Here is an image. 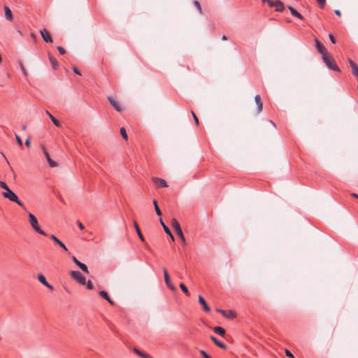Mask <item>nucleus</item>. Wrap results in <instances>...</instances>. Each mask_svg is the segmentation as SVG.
<instances>
[{
    "label": "nucleus",
    "mask_w": 358,
    "mask_h": 358,
    "mask_svg": "<svg viewBox=\"0 0 358 358\" xmlns=\"http://www.w3.org/2000/svg\"><path fill=\"white\" fill-rule=\"evenodd\" d=\"M73 72L76 73V74H78V75H81L80 71L76 68V67H73Z\"/></svg>",
    "instance_id": "45"
},
{
    "label": "nucleus",
    "mask_w": 358,
    "mask_h": 358,
    "mask_svg": "<svg viewBox=\"0 0 358 358\" xmlns=\"http://www.w3.org/2000/svg\"><path fill=\"white\" fill-rule=\"evenodd\" d=\"M270 122H271V123L274 127H275V123H274L273 121L270 120Z\"/></svg>",
    "instance_id": "56"
},
{
    "label": "nucleus",
    "mask_w": 358,
    "mask_h": 358,
    "mask_svg": "<svg viewBox=\"0 0 358 358\" xmlns=\"http://www.w3.org/2000/svg\"><path fill=\"white\" fill-rule=\"evenodd\" d=\"M180 289H182V291L187 295V296H189V291L187 289V287L185 286V284L183 283H180Z\"/></svg>",
    "instance_id": "32"
},
{
    "label": "nucleus",
    "mask_w": 358,
    "mask_h": 358,
    "mask_svg": "<svg viewBox=\"0 0 358 358\" xmlns=\"http://www.w3.org/2000/svg\"><path fill=\"white\" fill-rule=\"evenodd\" d=\"M77 224L80 229H84V225L80 221H77Z\"/></svg>",
    "instance_id": "46"
},
{
    "label": "nucleus",
    "mask_w": 358,
    "mask_h": 358,
    "mask_svg": "<svg viewBox=\"0 0 358 358\" xmlns=\"http://www.w3.org/2000/svg\"><path fill=\"white\" fill-rule=\"evenodd\" d=\"M329 38L332 43H336V39L331 34H329Z\"/></svg>",
    "instance_id": "41"
},
{
    "label": "nucleus",
    "mask_w": 358,
    "mask_h": 358,
    "mask_svg": "<svg viewBox=\"0 0 358 358\" xmlns=\"http://www.w3.org/2000/svg\"><path fill=\"white\" fill-rule=\"evenodd\" d=\"M153 205H154V207H155V210L156 214L158 216H161L162 215V211H161L160 208L158 206L157 201L155 199L153 200Z\"/></svg>",
    "instance_id": "26"
},
{
    "label": "nucleus",
    "mask_w": 358,
    "mask_h": 358,
    "mask_svg": "<svg viewBox=\"0 0 358 358\" xmlns=\"http://www.w3.org/2000/svg\"><path fill=\"white\" fill-rule=\"evenodd\" d=\"M152 180L155 183V185L157 186V187H166L168 186L166 180L164 179L157 178V177H153L152 178Z\"/></svg>",
    "instance_id": "9"
},
{
    "label": "nucleus",
    "mask_w": 358,
    "mask_h": 358,
    "mask_svg": "<svg viewBox=\"0 0 358 358\" xmlns=\"http://www.w3.org/2000/svg\"><path fill=\"white\" fill-rule=\"evenodd\" d=\"M41 34L43 39V41L46 43H52V38L46 29H43L41 30Z\"/></svg>",
    "instance_id": "10"
},
{
    "label": "nucleus",
    "mask_w": 358,
    "mask_h": 358,
    "mask_svg": "<svg viewBox=\"0 0 358 358\" xmlns=\"http://www.w3.org/2000/svg\"><path fill=\"white\" fill-rule=\"evenodd\" d=\"M0 187L2 188L3 189H4L3 192H8L10 190V189L8 187L7 184L5 182L1 181V180H0Z\"/></svg>",
    "instance_id": "28"
},
{
    "label": "nucleus",
    "mask_w": 358,
    "mask_h": 358,
    "mask_svg": "<svg viewBox=\"0 0 358 358\" xmlns=\"http://www.w3.org/2000/svg\"><path fill=\"white\" fill-rule=\"evenodd\" d=\"M2 196L9 201L16 203L21 207L24 206V203L18 199V196L16 195V194L11 189L8 192H2Z\"/></svg>",
    "instance_id": "3"
},
{
    "label": "nucleus",
    "mask_w": 358,
    "mask_h": 358,
    "mask_svg": "<svg viewBox=\"0 0 358 358\" xmlns=\"http://www.w3.org/2000/svg\"><path fill=\"white\" fill-rule=\"evenodd\" d=\"M348 62L352 67V74L358 79V66L354 62L352 59H349Z\"/></svg>",
    "instance_id": "15"
},
{
    "label": "nucleus",
    "mask_w": 358,
    "mask_h": 358,
    "mask_svg": "<svg viewBox=\"0 0 358 358\" xmlns=\"http://www.w3.org/2000/svg\"><path fill=\"white\" fill-rule=\"evenodd\" d=\"M50 238L52 241H54L57 245H59L64 250H65V251L68 250L66 245L59 239H58L55 235H53V234L50 235Z\"/></svg>",
    "instance_id": "17"
},
{
    "label": "nucleus",
    "mask_w": 358,
    "mask_h": 358,
    "mask_svg": "<svg viewBox=\"0 0 358 358\" xmlns=\"http://www.w3.org/2000/svg\"><path fill=\"white\" fill-rule=\"evenodd\" d=\"M351 196H352V197H355V198L358 199V194H356V193H352V194H351Z\"/></svg>",
    "instance_id": "51"
},
{
    "label": "nucleus",
    "mask_w": 358,
    "mask_h": 358,
    "mask_svg": "<svg viewBox=\"0 0 358 358\" xmlns=\"http://www.w3.org/2000/svg\"><path fill=\"white\" fill-rule=\"evenodd\" d=\"M193 3L195 6V7L197 8L199 13L200 14H202L203 11H202V8H201L200 3L197 0H194L193 1Z\"/></svg>",
    "instance_id": "31"
},
{
    "label": "nucleus",
    "mask_w": 358,
    "mask_h": 358,
    "mask_svg": "<svg viewBox=\"0 0 358 358\" xmlns=\"http://www.w3.org/2000/svg\"><path fill=\"white\" fill-rule=\"evenodd\" d=\"M72 260L83 272L89 273L87 266L85 264L78 261L74 256L72 257Z\"/></svg>",
    "instance_id": "12"
},
{
    "label": "nucleus",
    "mask_w": 358,
    "mask_h": 358,
    "mask_svg": "<svg viewBox=\"0 0 358 358\" xmlns=\"http://www.w3.org/2000/svg\"><path fill=\"white\" fill-rule=\"evenodd\" d=\"M20 69L22 71V73H24V75H26L27 74V72H26V69L23 65V64L22 62L20 63Z\"/></svg>",
    "instance_id": "42"
},
{
    "label": "nucleus",
    "mask_w": 358,
    "mask_h": 358,
    "mask_svg": "<svg viewBox=\"0 0 358 358\" xmlns=\"http://www.w3.org/2000/svg\"><path fill=\"white\" fill-rule=\"evenodd\" d=\"M108 100L111 104V106L118 112H121L123 110V108L121 106L120 103L115 100L113 96H108Z\"/></svg>",
    "instance_id": "7"
},
{
    "label": "nucleus",
    "mask_w": 358,
    "mask_h": 358,
    "mask_svg": "<svg viewBox=\"0 0 358 358\" xmlns=\"http://www.w3.org/2000/svg\"><path fill=\"white\" fill-rule=\"evenodd\" d=\"M22 129H23V130H26V129H27V125H26V124H24V125L22 126Z\"/></svg>",
    "instance_id": "55"
},
{
    "label": "nucleus",
    "mask_w": 358,
    "mask_h": 358,
    "mask_svg": "<svg viewBox=\"0 0 358 358\" xmlns=\"http://www.w3.org/2000/svg\"><path fill=\"white\" fill-rule=\"evenodd\" d=\"M1 155H2V156H3V157L6 159V157H5V155H4V154H3V153H1Z\"/></svg>",
    "instance_id": "58"
},
{
    "label": "nucleus",
    "mask_w": 358,
    "mask_h": 358,
    "mask_svg": "<svg viewBox=\"0 0 358 358\" xmlns=\"http://www.w3.org/2000/svg\"><path fill=\"white\" fill-rule=\"evenodd\" d=\"M46 287H48V289H50V290H54V287L52 285H51L50 283H47L45 285Z\"/></svg>",
    "instance_id": "47"
},
{
    "label": "nucleus",
    "mask_w": 358,
    "mask_h": 358,
    "mask_svg": "<svg viewBox=\"0 0 358 358\" xmlns=\"http://www.w3.org/2000/svg\"><path fill=\"white\" fill-rule=\"evenodd\" d=\"M285 354L289 357H293L292 353L289 350H285Z\"/></svg>",
    "instance_id": "44"
},
{
    "label": "nucleus",
    "mask_w": 358,
    "mask_h": 358,
    "mask_svg": "<svg viewBox=\"0 0 358 358\" xmlns=\"http://www.w3.org/2000/svg\"><path fill=\"white\" fill-rule=\"evenodd\" d=\"M50 118L56 127H60L62 126L60 122L57 119H56L52 115H50Z\"/></svg>",
    "instance_id": "29"
},
{
    "label": "nucleus",
    "mask_w": 358,
    "mask_h": 358,
    "mask_svg": "<svg viewBox=\"0 0 358 358\" xmlns=\"http://www.w3.org/2000/svg\"><path fill=\"white\" fill-rule=\"evenodd\" d=\"M31 38H35V35L34 34H31Z\"/></svg>",
    "instance_id": "57"
},
{
    "label": "nucleus",
    "mask_w": 358,
    "mask_h": 358,
    "mask_svg": "<svg viewBox=\"0 0 358 358\" xmlns=\"http://www.w3.org/2000/svg\"><path fill=\"white\" fill-rule=\"evenodd\" d=\"M199 302L202 306L204 311L209 312L210 310V307L206 303L205 299L201 296H199Z\"/></svg>",
    "instance_id": "19"
},
{
    "label": "nucleus",
    "mask_w": 358,
    "mask_h": 358,
    "mask_svg": "<svg viewBox=\"0 0 358 358\" xmlns=\"http://www.w3.org/2000/svg\"><path fill=\"white\" fill-rule=\"evenodd\" d=\"M42 149H43L44 155H45V158H46V159H47L50 166H51V167H56L57 166V163L50 158L48 152L46 150V149H45V148L44 146L42 147Z\"/></svg>",
    "instance_id": "11"
},
{
    "label": "nucleus",
    "mask_w": 358,
    "mask_h": 358,
    "mask_svg": "<svg viewBox=\"0 0 358 358\" xmlns=\"http://www.w3.org/2000/svg\"><path fill=\"white\" fill-rule=\"evenodd\" d=\"M334 13L338 15V16H341V11L339 10H334Z\"/></svg>",
    "instance_id": "49"
},
{
    "label": "nucleus",
    "mask_w": 358,
    "mask_h": 358,
    "mask_svg": "<svg viewBox=\"0 0 358 358\" xmlns=\"http://www.w3.org/2000/svg\"><path fill=\"white\" fill-rule=\"evenodd\" d=\"M222 40H224V41H225V40H227V36H226L225 35H223V36H222Z\"/></svg>",
    "instance_id": "53"
},
{
    "label": "nucleus",
    "mask_w": 358,
    "mask_h": 358,
    "mask_svg": "<svg viewBox=\"0 0 358 358\" xmlns=\"http://www.w3.org/2000/svg\"><path fill=\"white\" fill-rule=\"evenodd\" d=\"M57 50L61 55H64L66 53L65 49L61 46H58Z\"/></svg>",
    "instance_id": "40"
},
{
    "label": "nucleus",
    "mask_w": 358,
    "mask_h": 358,
    "mask_svg": "<svg viewBox=\"0 0 358 358\" xmlns=\"http://www.w3.org/2000/svg\"><path fill=\"white\" fill-rule=\"evenodd\" d=\"M320 8H323L326 3V0H316Z\"/></svg>",
    "instance_id": "35"
},
{
    "label": "nucleus",
    "mask_w": 358,
    "mask_h": 358,
    "mask_svg": "<svg viewBox=\"0 0 358 358\" xmlns=\"http://www.w3.org/2000/svg\"><path fill=\"white\" fill-rule=\"evenodd\" d=\"M134 228H135V229L136 231V233H137L138 236L139 237L140 240L142 242L145 243V238H144V237H143V234L141 233L140 227H139V226H138V224L136 221L134 222Z\"/></svg>",
    "instance_id": "20"
},
{
    "label": "nucleus",
    "mask_w": 358,
    "mask_h": 358,
    "mask_svg": "<svg viewBox=\"0 0 358 358\" xmlns=\"http://www.w3.org/2000/svg\"><path fill=\"white\" fill-rule=\"evenodd\" d=\"M210 338L217 347L223 350L227 349V346L224 343L217 340L214 336H210Z\"/></svg>",
    "instance_id": "16"
},
{
    "label": "nucleus",
    "mask_w": 358,
    "mask_h": 358,
    "mask_svg": "<svg viewBox=\"0 0 358 358\" xmlns=\"http://www.w3.org/2000/svg\"><path fill=\"white\" fill-rule=\"evenodd\" d=\"M163 273L164 276V281L165 282H167V281L170 280V277L166 268H163Z\"/></svg>",
    "instance_id": "34"
},
{
    "label": "nucleus",
    "mask_w": 358,
    "mask_h": 358,
    "mask_svg": "<svg viewBox=\"0 0 358 358\" xmlns=\"http://www.w3.org/2000/svg\"><path fill=\"white\" fill-rule=\"evenodd\" d=\"M171 222H172V226L175 229L177 234L180 238L182 241L185 243V236L183 235L182 231V229L180 228L179 222L177 221V220L176 218H173Z\"/></svg>",
    "instance_id": "5"
},
{
    "label": "nucleus",
    "mask_w": 358,
    "mask_h": 358,
    "mask_svg": "<svg viewBox=\"0 0 358 358\" xmlns=\"http://www.w3.org/2000/svg\"><path fill=\"white\" fill-rule=\"evenodd\" d=\"M200 355L203 357V358H212L210 355H208L204 350H201L199 351Z\"/></svg>",
    "instance_id": "36"
},
{
    "label": "nucleus",
    "mask_w": 358,
    "mask_h": 358,
    "mask_svg": "<svg viewBox=\"0 0 358 358\" xmlns=\"http://www.w3.org/2000/svg\"><path fill=\"white\" fill-rule=\"evenodd\" d=\"M120 133L121 134V136H122V138L124 139V140H127L128 139V136L127 134V131H126V129L124 127H121L120 129Z\"/></svg>",
    "instance_id": "30"
},
{
    "label": "nucleus",
    "mask_w": 358,
    "mask_h": 358,
    "mask_svg": "<svg viewBox=\"0 0 358 358\" xmlns=\"http://www.w3.org/2000/svg\"><path fill=\"white\" fill-rule=\"evenodd\" d=\"M217 311L220 313L224 317L229 319L234 318L236 315L233 310L225 311L221 309H217Z\"/></svg>",
    "instance_id": "14"
},
{
    "label": "nucleus",
    "mask_w": 358,
    "mask_h": 358,
    "mask_svg": "<svg viewBox=\"0 0 358 358\" xmlns=\"http://www.w3.org/2000/svg\"><path fill=\"white\" fill-rule=\"evenodd\" d=\"M288 8L290 10V13L293 16L299 18V20H303V17L293 7L288 6Z\"/></svg>",
    "instance_id": "23"
},
{
    "label": "nucleus",
    "mask_w": 358,
    "mask_h": 358,
    "mask_svg": "<svg viewBox=\"0 0 358 358\" xmlns=\"http://www.w3.org/2000/svg\"><path fill=\"white\" fill-rule=\"evenodd\" d=\"M15 138H16V141H17V144L20 146H22V141L21 138L18 135L15 134Z\"/></svg>",
    "instance_id": "39"
},
{
    "label": "nucleus",
    "mask_w": 358,
    "mask_h": 358,
    "mask_svg": "<svg viewBox=\"0 0 358 358\" xmlns=\"http://www.w3.org/2000/svg\"><path fill=\"white\" fill-rule=\"evenodd\" d=\"M31 145V139L29 138H28L27 139H26L25 141V145L27 147H29Z\"/></svg>",
    "instance_id": "43"
},
{
    "label": "nucleus",
    "mask_w": 358,
    "mask_h": 358,
    "mask_svg": "<svg viewBox=\"0 0 358 358\" xmlns=\"http://www.w3.org/2000/svg\"><path fill=\"white\" fill-rule=\"evenodd\" d=\"M49 60L52 64V68L56 70L58 67V62L57 59L49 54Z\"/></svg>",
    "instance_id": "25"
},
{
    "label": "nucleus",
    "mask_w": 358,
    "mask_h": 358,
    "mask_svg": "<svg viewBox=\"0 0 358 358\" xmlns=\"http://www.w3.org/2000/svg\"><path fill=\"white\" fill-rule=\"evenodd\" d=\"M268 6L274 7L276 12H282L285 8L283 3L280 0L269 1Z\"/></svg>",
    "instance_id": "6"
},
{
    "label": "nucleus",
    "mask_w": 358,
    "mask_h": 358,
    "mask_svg": "<svg viewBox=\"0 0 358 358\" xmlns=\"http://www.w3.org/2000/svg\"><path fill=\"white\" fill-rule=\"evenodd\" d=\"M191 113H192V115L193 116V118H194V120L196 124L199 125V119H198L197 116L196 115L195 113L193 110H192Z\"/></svg>",
    "instance_id": "37"
},
{
    "label": "nucleus",
    "mask_w": 358,
    "mask_h": 358,
    "mask_svg": "<svg viewBox=\"0 0 358 358\" xmlns=\"http://www.w3.org/2000/svg\"><path fill=\"white\" fill-rule=\"evenodd\" d=\"M315 43L317 50L322 55V57L323 56V54L328 53L324 45L319 40L315 39Z\"/></svg>",
    "instance_id": "8"
},
{
    "label": "nucleus",
    "mask_w": 358,
    "mask_h": 358,
    "mask_svg": "<svg viewBox=\"0 0 358 358\" xmlns=\"http://www.w3.org/2000/svg\"><path fill=\"white\" fill-rule=\"evenodd\" d=\"M38 280H39V282L43 284L44 286L48 282L47 280H46V278L45 277L41 274V273H39L38 274Z\"/></svg>",
    "instance_id": "27"
},
{
    "label": "nucleus",
    "mask_w": 358,
    "mask_h": 358,
    "mask_svg": "<svg viewBox=\"0 0 358 358\" xmlns=\"http://www.w3.org/2000/svg\"><path fill=\"white\" fill-rule=\"evenodd\" d=\"M133 351L134 353H136L137 355L142 358H152V357L149 354L143 352L136 348H134L133 349Z\"/></svg>",
    "instance_id": "21"
},
{
    "label": "nucleus",
    "mask_w": 358,
    "mask_h": 358,
    "mask_svg": "<svg viewBox=\"0 0 358 358\" xmlns=\"http://www.w3.org/2000/svg\"><path fill=\"white\" fill-rule=\"evenodd\" d=\"M160 223L164 230V231L166 232V234H168L171 238L172 239V241H174L175 238H174V236L172 234L171 230L169 229V228L164 224V221L162 220V218H160Z\"/></svg>",
    "instance_id": "18"
},
{
    "label": "nucleus",
    "mask_w": 358,
    "mask_h": 358,
    "mask_svg": "<svg viewBox=\"0 0 358 358\" xmlns=\"http://www.w3.org/2000/svg\"><path fill=\"white\" fill-rule=\"evenodd\" d=\"M99 294L100 296L102 297L103 299H104L106 300H109V296L106 291H104V290L100 291Z\"/></svg>",
    "instance_id": "33"
},
{
    "label": "nucleus",
    "mask_w": 358,
    "mask_h": 358,
    "mask_svg": "<svg viewBox=\"0 0 358 358\" xmlns=\"http://www.w3.org/2000/svg\"><path fill=\"white\" fill-rule=\"evenodd\" d=\"M213 331L222 337H224L225 336V329L224 328H222V327H219V326L215 327L213 328Z\"/></svg>",
    "instance_id": "24"
},
{
    "label": "nucleus",
    "mask_w": 358,
    "mask_h": 358,
    "mask_svg": "<svg viewBox=\"0 0 358 358\" xmlns=\"http://www.w3.org/2000/svg\"><path fill=\"white\" fill-rule=\"evenodd\" d=\"M107 301L109 302V303L110 305L113 306L115 304L114 301L110 297H109V300H107Z\"/></svg>",
    "instance_id": "50"
},
{
    "label": "nucleus",
    "mask_w": 358,
    "mask_h": 358,
    "mask_svg": "<svg viewBox=\"0 0 358 358\" xmlns=\"http://www.w3.org/2000/svg\"><path fill=\"white\" fill-rule=\"evenodd\" d=\"M167 286L171 284V279L167 281V282H165Z\"/></svg>",
    "instance_id": "52"
},
{
    "label": "nucleus",
    "mask_w": 358,
    "mask_h": 358,
    "mask_svg": "<svg viewBox=\"0 0 358 358\" xmlns=\"http://www.w3.org/2000/svg\"><path fill=\"white\" fill-rule=\"evenodd\" d=\"M28 216H29V223H30L31 227L37 233H38L43 236H48L43 229H41V227L38 224V220L34 214L29 213Z\"/></svg>",
    "instance_id": "2"
},
{
    "label": "nucleus",
    "mask_w": 358,
    "mask_h": 358,
    "mask_svg": "<svg viewBox=\"0 0 358 358\" xmlns=\"http://www.w3.org/2000/svg\"><path fill=\"white\" fill-rule=\"evenodd\" d=\"M70 276L82 285H85L86 284L85 277L83 276L79 271H72L70 273Z\"/></svg>",
    "instance_id": "4"
},
{
    "label": "nucleus",
    "mask_w": 358,
    "mask_h": 358,
    "mask_svg": "<svg viewBox=\"0 0 358 358\" xmlns=\"http://www.w3.org/2000/svg\"><path fill=\"white\" fill-rule=\"evenodd\" d=\"M255 103L257 104V113H260L262 111V109H263V103L262 101L260 95L257 94L255 96Z\"/></svg>",
    "instance_id": "13"
},
{
    "label": "nucleus",
    "mask_w": 358,
    "mask_h": 358,
    "mask_svg": "<svg viewBox=\"0 0 358 358\" xmlns=\"http://www.w3.org/2000/svg\"><path fill=\"white\" fill-rule=\"evenodd\" d=\"M87 289H93V283L92 282L89 280L87 282H86Z\"/></svg>",
    "instance_id": "38"
},
{
    "label": "nucleus",
    "mask_w": 358,
    "mask_h": 358,
    "mask_svg": "<svg viewBox=\"0 0 358 358\" xmlns=\"http://www.w3.org/2000/svg\"><path fill=\"white\" fill-rule=\"evenodd\" d=\"M45 113L48 115L49 117H50V115H52L48 110H46Z\"/></svg>",
    "instance_id": "54"
},
{
    "label": "nucleus",
    "mask_w": 358,
    "mask_h": 358,
    "mask_svg": "<svg viewBox=\"0 0 358 358\" xmlns=\"http://www.w3.org/2000/svg\"><path fill=\"white\" fill-rule=\"evenodd\" d=\"M322 58L323 62L329 69L338 72L341 71V69L336 64L335 59L329 52L327 54H323Z\"/></svg>",
    "instance_id": "1"
},
{
    "label": "nucleus",
    "mask_w": 358,
    "mask_h": 358,
    "mask_svg": "<svg viewBox=\"0 0 358 358\" xmlns=\"http://www.w3.org/2000/svg\"><path fill=\"white\" fill-rule=\"evenodd\" d=\"M4 11H5L6 18L9 21H12L13 19V13H12L10 9L8 6H5Z\"/></svg>",
    "instance_id": "22"
},
{
    "label": "nucleus",
    "mask_w": 358,
    "mask_h": 358,
    "mask_svg": "<svg viewBox=\"0 0 358 358\" xmlns=\"http://www.w3.org/2000/svg\"><path fill=\"white\" fill-rule=\"evenodd\" d=\"M172 291H175L176 290V287L175 286L171 283V285H169V286H167Z\"/></svg>",
    "instance_id": "48"
}]
</instances>
